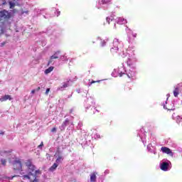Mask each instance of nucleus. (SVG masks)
<instances>
[{
  "mask_svg": "<svg viewBox=\"0 0 182 182\" xmlns=\"http://www.w3.org/2000/svg\"><path fill=\"white\" fill-rule=\"evenodd\" d=\"M1 134H4V132H1Z\"/></svg>",
  "mask_w": 182,
  "mask_h": 182,
  "instance_id": "obj_37",
  "label": "nucleus"
},
{
  "mask_svg": "<svg viewBox=\"0 0 182 182\" xmlns=\"http://www.w3.org/2000/svg\"><path fill=\"white\" fill-rule=\"evenodd\" d=\"M178 93H179V90L178 88H175V90H173V96L175 97H178Z\"/></svg>",
  "mask_w": 182,
  "mask_h": 182,
  "instance_id": "obj_15",
  "label": "nucleus"
},
{
  "mask_svg": "<svg viewBox=\"0 0 182 182\" xmlns=\"http://www.w3.org/2000/svg\"><path fill=\"white\" fill-rule=\"evenodd\" d=\"M132 35H133L134 38H136V36H137V33H133Z\"/></svg>",
  "mask_w": 182,
  "mask_h": 182,
  "instance_id": "obj_28",
  "label": "nucleus"
},
{
  "mask_svg": "<svg viewBox=\"0 0 182 182\" xmlns=\"http://www.w3.org/2000/svg\"><path fill=\"white\" fill-rule=\"evenodd\" d=\"M59 55H60V51H57L53 54V55H51L50 60H48V66L54 63L53 59H59Z\"/></svg>",
  "mask_w": 182,
  "mask_h": 182,
  "instance_id": "obj_6",
  "label": "nucleus"
},
{
  "mask_svg": "<svg viewBox=\"0 0 182 182\" xmlns=\"http://www.w3.org/2000/svg\"><path fill=\"white\" fill-rule=\"evenodd\" d=\"M51 132L53 133L55 132H56V128L53 127L52 129H51Z\"/></svg>",
  "mask_w": 182,
  "mask_h": 182,
  "instance_id": "obj_27",
  "label": "nucleus"
},
{
  "mask_svg": "<svg viewBox=\"0 0 182 182\" xmlns=\"http://www.w3.org/2000/svg\"><path fill=\"white\" fill-rule=\"evenodd\" d=\"M14 177H19V176H14L12 178H14Z\"/></svg>",
  "mask_w": 182,
  "mask_h": 182,
  "instance_id": "obj_35",
  "label": "nucleus"
},
{
  "mask_svg": "<svg viewBox=\"0 0 182 182\" xmlns=\"http://www.w3.org/2000/svg\"><path fill=\"white\" fill-rule=\"evenodd\" d=\"M96 172H94L90 174V181L91 182H96Z\"/></svg>",
  "mask_w": 182,
  "mask_h": 182,
  "instance_id": "obj_14",
  "label": "nucleus"
},
{
  "mask_svg": "<svg viewBox=\"0 0 182 182\" xmlns=\"http://www.w3.org/2000/svg\"><path fill=\"white\" fill-rule=\"evenodd\" d=\"M49 92H50V88H47L46 91V95H48Z\"/></svg>",
  "mask_w": 182,
  "mask_h": 182,
  "instance_id": "obj_26",
  "label": "nucleus"
},
{
  "mask_svg": "<svg viewBox=\"0 0 182 182\" xmlns=\"http://www.w3.org/2000/svg\"><path fill=\"white\" fill-rule=\"evenodd\" d=\"M55 157H57L55 162L57 163V164H59L60 163H62V161H63L64 160V157L63 156H62V154H60V148L58 147L55 154Z\"/></svg>",
  "mask_w": 182,
  "mask_h": 182,
  "instance_id": "obj_4",
  "label": "nucleus"
},
{
  "mask_svg": "<svg viewBox=\"0 0 182 182\" xmlns=\"http://www.w3.org/2000/svg\"><path fill=\"white\" fill-rule=\"evenodd\" d=\"M46 156H47V158H48V157L50 158V154H46Z\"/></svg>",
  "mask_w": 182,
  "mask_h": 182,
  "instance_id": "obj_33",
  "label": "nucleus"
},
{
  "mask_svg": "<svg viewBox=\"0 0 182 182\" xmlns=\"http://www.w3.org/2000/svg\"><path fill=\"white\" fill-rule=\"evenodd\" d=\"M70 120L69 119H66L62 124L61 127L63 129V130H65V127H66V126L69 125L70 123Z\"/></svg>",
  "mask_w": 182,
  "mask_h": 182,
  "instance_id": "obj_12",
  "label": "nucleus"
},
{
  "mask_svg": "<svg viewBox=\"0 0 182 182\" xmlns=\"http://www.w3.org/2000/svg\"><path fill=\"white\" fill-rule=\"evenodd\" d=\"M96 82H100V81H95V80H92V81L91 82V85L93 84V83H96Z\"/></svg>",
  "mask_w": 182,
  "mask_h": 182,
  "instance_id": "obj_30",
  "label": "nucleus"
},
{
  "mask_svg": "<svg viewBox=\"0 0 182 182\" xmlns=\"http://www.w3.org/2000/svg\"><path fill=\"white\" fill-rule=\"evenodd\" d=\"M39 90H41V87H37V89H36V91H37V92H39Z\"/></svg>",
  "mask_w": 182,
  "mask_h": 182,
  "instance_id": "obj_31",
  "label": "nucleus"
},
{
  "mask_svg": "<svg viewBox=\"0 0 182 182\" xmlns=\"http://www.w3.org/2000/svg\"><path fill=\"white\" fill-rule=\"evenodd\" d=\"M58 166H59V164L54 163L53 166L49 168L48 169L49 171H51L52 173H53V171H55L56 168H58Z\"/></svg>",
  "mask_w": 182,
  "mask_h": 182,
  "instance_id": "obj_10",
  "label": "nucleus"
},
{
  "mask_svg": "<svg viewBox=\"0 0 182 182\" xmlns=\"http://www.w3.org/2000/svg\"><path fill=\"white\" fill-rule=\"evenodd\" d=\"M42 147H43V141H42L41 144L38 146V149H42Z\"/></svg>",
  "mask_w": 182,
  "mask_h": 182,
  "instance_id": "obj_22",
  "label": "nucleus"
},
{
  "mask_svg": "<svg viewBox=\"0 0 182 182\" xmlns=\"http://www.w3.org/2000/svg\"><path fill=\"white\" fill-rule=\"evenodd\" d=\"M68 86H69V84L64 82L61 89H65V87H68Z\"/></svg>",
  "mask_w": 182,
  "mask_h": 182,
  "instance_id": "obj_20",
  "label": "nucleus"
},
{
  "mask_svg": "<svg viewBox=\"0 0 182 182\" xmlns=\"http://www.w3.org/2000/svg\"><path fill=\"white\" fill-rule=\"evenodd\" d=\"M73 112V111H72V109L70 110V113H72Z\"/></svg>",
  "mask_w": 182,
  "mask_h": 182,
  "instance_id": "obj_36",
  "label": "nucleus"
},
{
  "mask_svg": "<svg viewBox=\"0 0 182 182\" xmlns=\"http://www.w3.org/2000/svg\"><path fill=\"white\" fill-rule=\"evenodd\" d=\"M106 21H107V22H108V23H110V21H112V19L109 17H107Z\"/></svg>",
  "mask_w": 182,
  "mask_h": 182,
  "instance_id": "obj_25",
  "label": "nucleus"
},
{
  "mask_svg": "<svg viewBox=\"0 0 182 182\" xmlns=\"http://www.w3.org/2000/svg\"><path fill=\"white\" fill-rule=\"evenodd\" d=\"M35 92H36V90H31V93L33 95L35 93Z\"/></svg>",
  "mask_w": 182,
  "mask_h": 182,
  "instance_id": "obj_29",
  "label": "nucleus"
},
{
  "mask_svg": "<svg viewBox=\"0 0 182 182\" xmlns=\"http://www.w3.org/2000/svg\"><path fill=\"white\" fill-rule=\"evenodd\" d=\"M1 102H6V100H12L11 95H4L1 98Z\"/></svg>",
  "mask_w": 182,
  "mask_h": 182,
  "instance_id": "obj_11",
  "label": "nucleus"
},
{
  "mask_svg": "<svg viewBox=\"0 0 182 182\" xmlns=\"http://www.w3.org/2000/svg\"><path fill=\"white\" fill-rule=\"evenodd\" d=\"M5 42L1 43V46H5Z\"/></svg>",
  "mask_w": 182,
  "mask_h": 182,
  "instance_id": "obj_32",
  "label": "nucleus"
},
{
  "mask_svg": "<svg viewBox=\"0 0 182 182\" xmlns=\"http://www.w3.org/2000/svg\"><path fill=\"white\" fill-rule=\"evenodd\" d=\"M10 9H12V8H15V3L9 2Z\"/></svg>",
  "mask_w": 182,
  "mask_h": 182,
  "instance_id": "obj_19",
  "label": "nucleus"
},
{
  "mask_svg": "<svg viewBox=\"0 0 182 182\" xmlns=\"http://www.w3.org/2000/svg\"><path fill=\"white\" fill-rule=\"evenodd\" d=\"M13 168L14 170H22V162L21 161V160L18 159V160H15L13 162Z\"/></svg>",
  "mask_w": 182,
  "mask_h": 182,
  "instance_id": "obj_5",
  "label": "nucleus"
},
{
  "mask_svg": "<svg viewBox=\"0 0 182 182\" xmlns=\"http://www.w3.org/2000/svg\"><path fill=\"white\" fill-rule=\"evenodd\" d=\"M109 42V38H107L105 40H101V42L100 43L101 48H105L106 44Z\"/></svg>",
  "mask_w": 182,
  "mask_h": 182,
  "instance_id": "obj_13",
  "label": "nucleus"
},
{
  "mask_svg": "<svg viewBox=\"0 0 182 182\" xmlns=\"http://www.w3.org/2000/svg\"><path fill=\"white\" fill-rule=\"evenodd\" d=\"M111 0H102L101 4L102 5H106L107 4H110Z\"/></svg>",
  "mask_w": 182,
  "mask_h": 182,
  "instance_id": "obj_17",
  "label": "nucleus"
},
{
  "mask_svg": "<svg viewBox=\"0 0 182 182\" xmlns=\"http://www.w3.org/2000/svg\"><path fill=\"white\" fill-rule=\"evenodd\" d=\"M23 180H30L31 182H39V179L36 178V175L28 172V175H23Z\"/></svg>",
  "mask_w": 182,
  "mask_h": 182,
  "instance_id": "obj_2",
  "label": "nucleus"
},
{
  "mask_svg": "<svg viewBox=\"0 0 182 182\" xmlns=\"http://www.w3.org/2000/svg\"><path fill=\"white\" fill-rule=\"evenodd\" d=\"M53 70V67H50L45 70V73H46V75H48V74L50 73V72H52Z\"/></svg>",
  "mask_w": 182,
  "mask_h": 182,
  "instance_id": "obj_16",
  "label": "nucleus"
},
{
  "mask_svg": "<svg viewBox=\"0 0 182 182\" xmlns=\"http://www.w3.org/2000/svg\"><path fill=\"white\" fill-rule=\"evenodd\" d=\"M1 164H3V166H5V164H6V160L1 159Z\"/></svg>",
  "mask_w": 182,
  "mask_h": 182,
  "instance_id": "obj_23",
  "label": "nucleus"
},
{
  "mask_svg": "<svg viewBox=\"0 0 182 182\" xmlns=\"http://www.w3.org/2000/svg\"><path fill=\"white\" fill-rule=\"evenodd\" d=\"M5 16V14L4 11H0V18H4Z\"/></svg>",
  "mask_w": 182,
  "mask_h": 182,
  "instance_id": "obj_21",
  "label": "nucleus"
},
{
  "mask_svg": "<svg viewBox=\"0 0 182 182\" xmlns=\"http://www.w3.org/2000/svg\"><path fill=\"white\" fill-rule=\"evenodd\" d=\"M168 166H170L168 163L163 162L162 164H161V170H162L163 171H167V170H168Z\"/></svg>",
  "mask_w": 182,
  "mask_h": 182,
  "instance_id": "obj_8",
  "label": "nucleus"
},
{
  "mask_svg": "<svg viewBox=\"0 0 182 182\" xmlns=\"http://www.w3.org/2000/svg\"><path fill=\"white\" fill-rule=\"evenodd\" d=\"M117 23H119V25H124L127 23V20L123 17H119L118 18Z\"/></svg>",
  "mask_w": 182,
  "mask_h": 182,
  "instance_id": "obj_9",
  "label": "nucleus"
},
{
  "mask_svg": "<svg viewBox=\"0 0 182 182\" xmlns=\"http://www.w3.org/2000/svg\"><path fill=\"white\" fill-rule=\"evenodd\" d=\"M119 77H122V76H126V73H120L119 74Z\"/></svg>",
  "mask_w": 182,
  "mask_h": 182,
  "instance_id": "obj_24",
  "label": "nucleus"
},
{
  "mask_svg": "<svg viewBox=\"0 0 182 182\" xmlns=\"http://www.w3.org/2000/svg\"><path fill=\"white\" fill-rule=\"evenodd\" d=\"M127 77H129V79H133V77H134V73L133 74H130V75H127Z\"/></svg>",
  "mask_w": 182,
  "mask_h": 182,
  "instance_id": "obj_18",
  "label": "nucleus"
},
{
  "mask_svg": "<svg viewBox=\"0 0 182 182\" xmlns=\"http://www.w3.org/2000/svg\"><path fill=\"white\" fill-rule=\"evenodd\" d=\"M161 151L165 153V154H169V156H173V151H171V149H170L169 148H168L166 146H162L161 148Z\"/></svg>",
  "mask_w": 182,
  "mask_h": 182,
  "instance_id": "obj_7",
  "label": "nucleus"
},
{
  "mask_svg": "<svg viewBox=\"0 0 182 182\" xmlns=\"http://www.w3.org/2000/svg\"><path fill=\"white\" fill-rule=\"evenodd\" d=\"M25 166L27 167L29 173H33L36 170V166L32 163V159H28L25 162Z\"/></svg>",
  "mask_w": 182,
  "mask_h": 182,
  "instance_id": "obj_3",
  "label": "nucleus"
},
{
  "mask_svg": "<svg viewBox=\"0 0 182 182\" xmlns=\"http://www.w3.org/2000/svg\"><path fill=\"white\" fill-rule=\"evenodd\" d=\"M119 45H120V41H119V39L114 38L110 48L112 55H116L119 52Z\"/></svg>",
  "mask_w": 182,
  "mask_h": 182,
  "instance_id": "obj_1",
  "label": "nucleus"
},
{
  "mask_svg": "<svg viewBox=\"0 0 182 182\" xmlns=\"http://www.w3.org/2000/svg\"><path fill=\"white\" fill-rule=\"evenodd\" d=\"M35 173L37 174V173H39V171H36Z\"/></svg>",
  "mask_w": 182,
  "mask_h": 182,
  "instance_id": "obj_34",
  "label": "nucleus"
}]
</instances>
